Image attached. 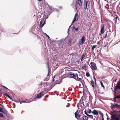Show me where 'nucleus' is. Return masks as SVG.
Masks as SVG:
<instances>
[{"label": "nucleus", "instance_id": "obj_1", "mask_svg": "<svg viewBox=\"0 0 120 120\" xmlns=\"http://www.w3.org/2000/svg\"><path fill=\"white\" fill-rule=\"evenodd\" d=\"M69 76L71 78L80 81L82 80V77L81 75L78 76V74H71L69 75Z\"/></svg>", "mask_w": 120, "mask_h": 120}, {"label": "nucleus", "instance_id": "obj_2", "mask_svg": "<svg viewBox=\"0 0 120 120\" xmlns=\"http://www.w3.org/2000/svg\"><path fill=\"white\" fill-rule=\"evenodd\" d=\"M91 65V67L92 70H96L97 69V68L96 64L94 63L91 62L90 63Z\"/></svg>", "mask_w": 120, "mask_h": 120}, {"label": "nucleus", "instance_id": "obj_3", "mask_svg": "<svg viewBox=\"0 0 120 120\" xmlns=\"http://www.w3.org/2000/svg\"><path fill=\"white\" fill-rule=\"evenodd\" d=\"M44 94L43 91L37 94L35 97L36 98H41L44 95Z\"/></svg>", "mask_w": 120, "mask_h": 120}, {"label": "nucleus", "instance_id": "obj_4", "mask_svg": "<svg viewBox=\"0 0 120 120\" xmlns=\"http://www.w3.org/2000/svg\"><path fill=\"white\" fill-rule=\"evenodd\" d=\"M78 13H76L75 15L73 21L72 22V24H73L75 22L78 20Z\"/></svg>", "mask_w": 120, "mask_h": 120}, {"label": "nucleus", "instance_id": "obj_5", "mask_svg": "<svg viewBox=\"0 0 120 120\" xmlns=\"http://www.w3.org/2000/svg\"><path fill=\"white\" fill-rule=\"evenodd\" d=\"M85 41V38L84 36L79 41V43L80 45H82Z\"/></svg>", "mask_w": 120, "mask_h": 120}, {"label": "nucleus", "instance_id": "obj_6", "mask_svg": "<svg viewBox=\"0 0 120 120\" xmlns=\"http://www.w3.org/2000/svg\"><path fill=\"white\" fill-rule=\"evenodd\" d=\"M89 2V0H84V8L86 9L87 8V4Z\"/></svg>", "mask_w": 120, "mask_h": 120}, {"label": "nucleus", "instance_id": "obj_7", "mask_svg": "<svg viewBox=\"0 0 120 120\" xmlns=\"http://www.w3.org/2000/svg\"><path fill=\"white\" fill-rule=\"evenodd\" d=\"M101 32L102 34H103L105 32V29L104 25L102 24L101 26Z\"/></svg>", "mask_w": 120, "mask_h": 120}, {"label": "nucleus", "instance_id": "obj_8", "mask_svg": "<svg viewBox=\"0 0 120 120\" xmlns=\"http://www.w3.org/2000/svg\"><path fill=\"white\" fill-rule=\"evenodd\" d=\"M75 117L77 119H78V117H80L81 116V115H79V113H78V110H77L75 112Z\"/></svg>", "mask_w": 120, "mask_h": 120}, {"label": "nucleus", "instance_id": "obj_9", "mask_svg": "<svg viewBox=\"0 0 120 120\" xmlns=\"http://www.w3.org/2000/svg\"><path fill=\"white\" fill-rule=\"evenodd\" d=\"M43 20H41L40 22L39 26L41 28L42 27L45 23V21L44 22H43Z\"/></svg>", "mask_w": 120, "mask_h": 120}, {"label": "nucleus", "instance_id": "obj_10", "mask_svg": "<svg viewBox=\"0 0 120 120\" xmlns=\"http://www.w3.org/2000/svg\"><path fill=\"white\" fill-rule=\"evenodd\" d=\"M92 113L94 115H97L98 114V112L96 110H93L92 112Z\"/></svg>", "mask_w": 120, "mask_h": 120}, {"label": "nucleus", "instance_id": "obj_11", "mask_svg": "<svg viewBox=\"0 0 120 120\" xmlns=\"http://www.w3.org/2000/svg\"><path fill=\"white\" fill-rule=\"evenodd\" d=\"M116 88L117 89H120V80L116 84Z\"/></svg>", "mask_w": 120, "mask_h": 120}, {"label": "nucleus", "instance_id": "obj_12", "mask_svg": "<svg viewBox=\"0 0 120 120\" xmlns=\"http://www.w3.org/2000/svg\"><path fill=\"white\" fill-rule=\"evenodd\" d=\"M90 82V83H91L92 87L93 88H94V85L93 80H91Z\"/></svg>", "mask_w": 120, "mask_h": 120}, {"label": "nucleus", "instance_id": "obj_13", "mask_svg": "<svg viewBox=\"0 0 120 120\" xmlns=\"http://www.w3.org/2000/svg\"><path fill=\"white\" fill-rule=\"evenodd\" d=\"M83 115L82 117L81 118V120L83 119V120H87L88 119V117L84 114Z\"/></svg>", "mask_w": 120, "mask_h": 120}, {"label": "nucleus", "instance_id": "obj_14", "mask_svg": "<svg viewBox=\"0 0 120 120\" xmlns=\"http://www.w3.org/2000/svg\"><path fill=\"white\" fill-rule=\"evenodd\" d=\"M78 3L79 6L81 7H82V3L81 0H78Z\"/></svg>", "mask_w": 120, "mask_h": 120}, {"label": "nucleus", "instance_id": "obj_15", "mask_svg": "<svg viewBox=\"0 0 120 120\" xmlns=\"http://www.w3.org/2000/svg\"><path fill=\"white\" fill-rule=\"evenodd\" d=\"M86 64H85L82 66V70H84L85 69H86Z\"/></svg>", "mask_w": 120, "mask_h": 120}, {"label": "nucleus", "instance_id": "obj_16", "mask_svg": "<svg viewBox=\"0 0 120 120\" xmlns=\"http://www.w3.org/2000/svg\"><path fill=\"white\" fill-rule=\"evenodd\" d=\"M86 55L85 53H83L82 56L81 58L80 59V60L81 61H82L83 58Z\"/></svg>", "mask_w": 120, "mask_h": 120}, {"label": "nucleus", "instance_id": "obj_17", "mask_svg": "<svg viewBox=\"0 0 120 120\" xmlns=\"http://www.w3.org/2000/svg\"><path fill=\"white\" fill-rule=\"evenodd\" d=\"M73 27V30L74 29L75 30V32H77L78 30V29L79 28V27H78L77 28H76L74 26H72Z\"/></svg>", "mask_w": 120, "mask_h": 120}, {"label": "nucleus", "instance_id": "obj_18", "mask_svg": "<svg viewBox=\"0 0 120 120\" xmlns=\"http://www.w3.org/2000/svg\"><path fill=\"white\" fill-rule=\"evenodd\" d=\"M41 13H40V12H38L37 14V17H38V18L39 17V18H40L41 17Z\"/></svg>", "mask_w": 120, "mask_h": 120}, {"label": "nucleus", "instance_id": "obj_19", "mask_svg": "<svg viewBox=\"0 0 120 120\" xmlns=\"http://www.w3.org/2000/svg\"><path fill=\"white\" fill-rule=\"evenodd\" d=\"M112 119L115 120H119L118 118L117 117H115L114 116H112Z\"/></svg>", "mask_w": 120, "mask_h": 120}, {"label": "nucleus", "instance_id": "obj_20", "mask_svg": "<svg viewBox=\"0 0 120 120\" xmlns=\"http://www.w3.org/2000/svg\"><path fill=\"white\" fill-rule=\"evenodd\" d=\"M97 47V45H93L92 46V47L91 48V50L92 51H93L94 49L95 48H96Z\"/></svg>", "mask_w": 120, "mask_h": 120}, {"label": "nucleus", "instance_id": "obj_21", "mask_svg": "<svg viewBox=\"0 0 120 120\" xmlns=\"http://www.w3.org/2000/svg\"><path fill=\"white\" fill-rule=\"evenodd\" d=\"M100 82L102 87H103L104 89H105V86L103 85L102 82V81H101Z\"/></svg>", "mask_w": 120, "mask_h": 120}, {"label": "nucleus", "instance_id": "obj_22", "mask_svg": "<svg viewBox=\"0 0 120 120\" xmlns=\"http://www.w3.org/2000/svg\"><path fill=\"white\" fill-rule=\"evenodd\" d=\"M0 112H2L3 113H4V112L2 108L1 107H0Z\"/></svg>", "mask_w": 120, "mask_h": 120}, {"label": "nucleus", "instance_id": "obj_23", "mask_svg": "<svg viewBox=\"0 0 120 120\" xmlns=\"http://www.w3.org/2000/svg\"><path fill=\"white\" fill-rule=\"evenodd\" d=\"M47 67L48 68V74H49V72L50 70H49V65L48 63L47 64Z\"/></svg>", "mask_w": 120, "mask_h": 120}, {"label": "nucleus", "instance_id": "obj_24", "mask_svg": "<svg viewBox=\"0 0 120 120\" xmlns=\"http://www.w3.org/2000/svg\"><path fill=\"white\" fill-rule=\"evenodd\" d=\"M86 76L87 77H89L90 76V74L88 72H86Z\"/></svg>", "mask_w": 120, "mask_h": 120}, {"label": "nucleus", "instance_id": "obj_25", "mask_svg": "<svg viewBox=\"0 0 120 120\" xmlns=\"http://www.w3.org/2000/svg\"><path fill=\"white\" fill-rule=\"evenodd\" d=\"M71 41H68V45L69 46H70L71 45Z\"/></svg>", "mask_w": 120, "mask_h": 120}, {"label": "nucleus", "instance_id": "obj_26", "mask_svg": "<svg viewBox=\"0 0 120 120\" xmlns=\"http://www.w3.org/2000/svg\"><path fill=\"white\" fill-rule=\"evenodd\" d=\"M91 111L90 109H88L87 110V113H90L91 112Z\"/></svg>", "mask_w": 120, "mask_h": 120}, {"label": "nucleus", "instance_id": "obj_27", "mask_svg": "<svg viewBox=\"0 0 120 120\" xmlns=\"http://www.w3.org/2000/svg\"><path fill=\"white\" fill-rule=\"evenodd\" d=\"M87 116H88L89 117H90L92 119H93V117L92 115H89L88 114Z\"/></svg>", "mask_w": 120, "mask_h": 120}, {"label": "nucleus", "instance_id": "obj_28", "mask_svg": "<svg viewBox=\"0 0 120 120\" xmlns=\"http://www.w3.org/2000/svg\"><path fill=\"white\" fill-rule=\"evenodd\" d=\"M0 117L3 118L4 117V116L2 113L0 112Z\"/></svg>", "mask_w": 120, "mask_h": 120}, {"label": "nucleus", "instance_id": "obj_29", "mask_svg": "<svg viewBox=\"0 0 120 120\" xmlns=\"http://www.w3.org/2000/svg\"><path fill=\"white\" fill-rule=\"evenodd\" d=\"M94 80H95V82H94V84L95 85H96V79L95 78V77H94Z\"/></svg>", "mask_w": 120, "mask_h": 120}, {"label": "nucleus", "instance_id": "obj_30", "mask_svg": "<svg viewBox=\"0 0 120 120\" xmlns=\"http://www.w3.org/2000/svg\"><path fill=\"white\" fill-rule=\"evenodd\" d=\"M116 18V19H118V20L120 21V17L119 18L117 16Z\"/></svg>", "mask_w": 120, "mask_h": 120}, {"label": "nucleus", "instance_id": "obj_31", "mask_svg": "<svg viewBox=\"0 0 120 120\" xmlns=\"http://www.w3.org/2000/svg\"><path fill=\"white\" fill-rule=\"evenodd\" d=\"M84 113L86 114V115L87 116L88 115V114H87V113L86 112V110H85V111H84Z\"/></svg>", "mask_w": 120, "mask_h": 120}, {"label": "nucleus", "instance_id": "obj_32", "mask_svg": "<svg viewBox=\"0 0 120 120\" xmlns=\"http://www.w3.org/2000/svg\"><path fill=\"white\" fill-rule=\"evenodd\" d=\"M7 97H8L9 98H10L11 99V97L9 95H8L7 96Z\"/></svg>", "mask_w": 120, "mask_h": 120}, {"label": "nucleus", "instance_id": "obj_33", "mask_svg": "<svg viewBox=\"0 0 120 120\" xmlns=\"http://www.w3.org/2000/svg\"><path fill=\"white\" fill-rule=\"evenodd\" d=\"M115 97L116 98H120V96H118Z\"/></svg>", "mask_w": 120, "mask_h": 120}, {"label": "nucleus", "instance_id": "obj_34", "mask_svg": "<svg viewBox=\"0 0 120 120\" xmlns=\"http://www.w3.org/2000/svg\"><path fill=\"white\" fill-rule=\"evenodd\" d=\"M116 98L115 97L113 99H114V101H115V102L116 101Z\"/></svg>", "mask_w": 120, "mask_h": 120}, {"label": "nucleus", "instance_id": "obj_35", "mask_svg": "<svg viewBox=\"0 0 120 120\" xmlns=\"http://www.w3.org/2000/svg\"><path fill=\"white\" fill-rule=\"evenodd\" d=\"M4 95L7 97V96L8 95V94L7 93H5Z\"/></svg>", "mask_w": 120, "mask_h": 120}, {"label": "nucleus", "instance_id": "obj_36", "mask_svg": "<svg viewBox=\"0 0 120 120\" xmlns=\"http://www.w3.org/2000/svg\"><path fill=\"white\" fill-rule=\"evenodd\" d=\"M22 102L25 103L26 102V101H21L20 102V104H21Z\"/></svg>", "mask_w": 120, "mask_h": 120}, {"label": "nucleus", "instance_id": "obj_37", "mask_svg": "<svg viewBox=\"0 0 120 120\" xmlns=\"http://www.w3.org/2000/svg\"><path fill=\"white\" fill-rule=\"evenodd\" d=\"M101 114H102V120H104V118H103V114H102V113Z\"/></svg>", "mask_w": 120, "mask_h": 120}, {"label": "nucleus", "instance_id": "obj_38", "mask_svg": "<svg viewBox=\"0 0 120 120\" xmlns=\"http://www.w3.org/2000/svg\"><path fill=\"white\" fill-rule=\"evenodd\" d=\"M107 33L106 34H105V38L107 37Z\"/></svg>", "mask_w": 120, "mask_h": 120}, {"label": "nucleus", "instance_id": "obj_39", "mask_svg": "<svg viewBox=\"0 0 120 120\" xmlns=\"http://www.w3.org/2000/svg\"><path fill=\"white\" fill-rule=\"evenodd\" d=\"M46 36H47V37H48L49 39V38H50V37H49V36L48 35H47L46 34Z\"/></svg>", "mask_w": 120, "mask_h": 120}, {"label": "nucleus", "instance_id": "obj_40", "mask_svg": "<svg viewBox=\"0 0 120 120\" xmlns=\"http://www.w3.org/2000/svg\"><path fill=\"white\" fill-rule=\"evenodd\" d=\"M117 105V104H116L115 105H114V107H115L117 105Z\"/></svg>", "mask_w": 120, "mask_h": 120}, {"label": "nucleus", "instance_id": "obj_41", "mask_svg": "<svg viewBox=\"0 0 120 120\" xmlns=\"http://www.w3.org/2000/svg\"><path fill=\"white\" fill-rule=\"evenodd\" d=\"M49 97V95H46L45 96L46 98H47Z\"/></svg>", "mask_w": 120, "mask_h": 120}, {"label": "nucleus", "instance_id": "obj_42", "mask_svg": "<svg viewBox=\"0 0 120 120\" xmlns=\"http://www.w3.org/2000/svg\"><path fill=\"white\" fill-rule=\"evenodd\" d=\"M3 86L5 88H6V89H8V88H7L6 87H5V86Z\"/></svg>", "mask_w": 120, "mask_h": 120}, {"label": "nucleus", "instance_id": "obj_43", "mask_svg": "<svg viewBox=\"0 0 120 120\" xmlns=\"http://www.w3.org/2000/svg\"><path fill=\"white\" fill-rule=\"evenodd\" d=\"M0 106L3 107V105L1 104H0Z\"/></svg>", "mask_w": 120, "mask_h": 120}, {"label": "nucleus", "instance_id": "obj_44", "mask_svg": "<svg viewBox=\"0 0 120 120\" xmlns=\"http://www.w3.org/2000/svg\"><path fill=\"white\" fill-rule=\"evenodd\" d=\"M0 106L3 107V105L1 104H0Z\"/></svg>", "mask_w": 120, "mask_h": 120}, {"label": "nucleus", "instance_id": "obj_45", "mask_svg": "<svg viewBox=\"0 0 120 120\" xmlns=\"http://www.w3.org/2000/svg\"><path fill=\"white\" fill-rule=\"evenodd\" d=\"M109 118L108 117H107V120H109Z\"/></svg>", "mask_w": 120, "mask_h": 120}, {"label": "nucleus", "instance_id": "obj_46", "mask_svg": "<svg viewBox=\"0 0 120 120\" xmlns=\"http://www.w3.org/2000/svg\"><path fill=\"white\" fill-rule=\"evenodd\" d=\"M79 60L78 61H76V62H79Z\"/></svg>", "mask_w": 120, "mask_h": 120}, {"label": "nucleus", "instance_id": "obj_47", "mask_svg": "<svg viewBox=\"0 0 120 120\" xmlns=\"http://www.w3.org/2000/svg\"><path fill=\"white\" fill-rule=\"evenodd\" d=\"M54 78L53 79H52V81H54Z\"/></svg>", "mask_w": 120, "mask_h": 120}, {"label": "nucleus", "instance_id": "obj_48", "mask_svg": "<svg viewBox=\"0 0 120 120\" xmlns=\"http://www.w3.org/2000/svg\"><path fill=\"white\" fill-rule=\"evenodd\" d=\"M42 85V84L41 83L39 85Z\"/></svg>", "mask_w": 120, "mask_h": 120}, {"label": "nucleus", "instance_id": "obj_49", "mask_svg": "<svg viewBox=\"0 0 120 120\" xmlns=\"http://www.w3.org/2000/svg\"><path fill=\"white\" fill-rule=\"evenodd\" d=\"M1 91V90L0 89V93Z\"/></svg>", "mask_w": 120, "mask_h": 120}, {"label": "nucleus", "instance_id": "obj_50", "mask_svg": "<svg viewBox=\"0 0 120 120\" xmlns=\"http://www.w3.org/2000/svg\"><path fill=\"white\" fill-rule=\"evenodd\" d=\"M116 81V79L115 80V81Z\"/></svg>", "mask_w": 120, "mask_h": 120}]
</instances>
